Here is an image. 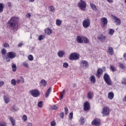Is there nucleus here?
<instances>
[{
  "mask_svg": "<svg viewBox=\"0 0 126 126\" xmlns=\"http://www.w3.org/2000/svg\"><path fill=\"white\" fill-rule=\"evenodd\" d=\"M27 17H29V18H30L31 17V14L30 13H28L26 15Z\"/></svg>",
  "mask_w": 126,
  "mask_h": 126,
  "instance_id": "nucleus-56",
  "label": "nucleus"
},
{
  "mask_svg": "<svg viewBox=\"0 0 126 126\" xmlns=\"http://www.w3.org/2000/svg\"><path fill=\"white\" fill-rule=\"evenodd\" d=\"M40 83L42 84L43 86H44V87H46V86H47V81H46V80H45L44 79L41 80L40 81Z\"/></svg>",
  "mask_w": 126,
  "mask_h": 126,
  "instance_id": "nucleus-24",
  "label": "nucleus"
},
{
  "mask_svg": "<svg viewBox=\"0 0 126 126\" xmlns=\"http://www.w3.org/2000/svg\"><path fill=\"white\" fill-rule=\"evenodd\" d=\"M4 84V82L3 81H0V87H1L2 85Z\"/></svg>",
  "mask_w": 126,
  "mask_h": 126,
  "instance_id": "nucleus-51",
  "label": "nucleus"
},
{
  "mask_svg": "<svg viewBox=\"0 0 126 126\" xmlns=\"http://www.w3.org/2000/svg\"><path fill=\"white\" fill-rule=\"evenodd\" d=\"M119 66H120L121 68H125V65L123 63H120Z\"/></svg>",
  "mask_w": 126,
  "mask_h": 126,
  "instance_id": "nucleus-54",
  "label": "nucleus"
},
{
  "mask_svg": "<svg viewBox=\"0 0 126 126\" xmlns=\"http://www.w3.org/2000/svg\"><path fill=\"white\" fill-rule=\"evenodd\" d=\"M110 69L112 70L113 72L116 71V69L115 68V67L114 66L111 65H110Z\"/></svg>",
  "mask_w": 126,
  "mask_h": 126,
  "instance_id": "nucleus-46",
  "label": "nucleus"
},
{
  "mask_svg": "<svg viewBox=\"0 0 126 126\" xmlns=\"http://www.w3.org/2000/svg\"><path fill=\"white\" fill-rule=\"evenodd\" d=\"M103 73V69L101 68H99L97 70L96 76L98 78H100L101 77V74Z\"/></svg>",
  "mask_w": 126,
  "mask_h": 126,
  "instance_id": "nucleus-15",
  "label": "nucleus"
},
{
  "mask_svg": "<svg viewBox=\"0 0 126 126\" xmlns=\"http://www.w3.org/2000/svg\"><path fill=\"white\" fill-rule=\"evenodd\" d=\"M64 55H65V52L63 51L60 50L58 53V56L59 58H63Z\"/></svg>",
  "mask_w": 126,
  "mask_h": 126,
  "instance_id": "nucleus-16",
  "label": "nucleus"
},
{
  "mask_svg": "<svg viewBox=\"0 0 126 126\" xmlns=\"http://www.w3.org/2000/svg\"><path fill=\"white\" fill-rule=\"evenodd\" d=\"M37 105H38V107H39V108H42L43 107V101H40L38 102Z\"/></svg>",
  "mask_w": 126,
  "mask_h": 126,
  "instance_id": "nucleus-35",
  "label": "nucleus"
},
{
  "mask_svg": "<svg viewBox=\"0 0 126 126\" xmlns=\"http://www.w3.org/2000/svg\"><path fill=\"white\" fill-rule=\"evenodd\" d=\"M110 56H112L113 54H114V49H113V47H108V51L107 52Z\"/></svg>",
  "mask_w": 126,
  "mask_h": 126,
  "instance_id": "nucleus-20",
  "label": "nucleus"
},
{
  "mask_svg": "<svg viewBox=\"0 0 126 126\" xmlns=\"http://www.w3.org/2000/svg\"><path fill=\"white\" fill-rule=\"evenodd\" d=\"M69 120H71L72 118H73V113L72 112H71L70 113H69Z\"/></svg>",
  "mask_w": 126,
  "mask_h": 126,
  "instance_id": "nucleus-45",
  "label": "nucleus"
},
{
  "mask_svg": "<svg viewBox=\"0 0 126 126\" xmlns=\"http://www.w3.org/2000/svg\"><path fill=\"white\" fill-rule=\"evenodd\" d=\"M3 100L5 104H8V103L10 102V99L9 98V97L6 96V95L4 96Z\"/></svg>",
  "mask_w": 126,
  "mask_h": 126,
  "instance_id": "nucleus-17",
  "label": "nucleus"
},
{
  "mask_svg": "<svg viewBox=\"0 0 126 126\" xmlns=\"http://www.w3.org/2000/svg\"><path fill=\"white\" fill-rule=\"evenodd\" d=\"M7 56L10 59H14L16 56V54L13 52H10L7 54Z\"/></svg>",
  "mask_w": 126,
  "mask_h": 126,
  "instance_id": "nucleus-13",
  "label": "nucleus"
},
{
  "mask_svg": "<svg viewBox=\"0 0 126 126\" xmlns=\"http://www.w3.org/2000/svg\"><path fill=\"white\" fill-rule=\"evenodd\" d=\"M107 1H108V2H109V3H113V0H107Z\"/></svg>",
  "mask_w": 126,
  "mask_h": 126,
  "instance_id": "nucleus-57",
  "label": "nucleus"
},
{
  "mask_svg": "<svg viewBox=\"0 0 126 126\" xmlns=\"http://www.w3.org/2000/svg\"><path fill=\"white\" fill-rule=\"evenodd\" d=\"M112 16L113 17V19H115V21L114 22H115L116 25H120L121 23H122V22L121 21V19H119L118 18V17H116V16Z\"/></svg>",
  "mask_w": 126,
  "mask_h": 126,
  "instance_id": "nucleus-14",
  "label": "nucleus"
},
{
  "mask_svg": "<svg viewBox=\"0 0 126 126\" xmlns=\"http://www.w3.org/2000/svg\"><path fill=\"white\" fill-rule=\"evenodd\" d=\"M107 37L103 35V34H100L97 36V39L99 40L101 42H103L105 40H106Z\"/></svg>",
  "mask_w": 126,
  "mask_h": 126,
  "instance_id": "nucleus-12",
  "label": "nucleus"
},
{
  "mask_svg": "<svg viewBox=\"0 0 126 126\" xmlns=\"http://www.w3.org/2000/svg\"><path fill=\"white\" fill-rule=\"evenodd\" d=\"M8 25L9 28L11 30H18V22H17V18L14 16L11 17L10 20L8 21Z\"/></svg>",
  "mask_w": 126,
  "mask_h": 126,
  "instance_id": "nucleus-1",
  "label": "nucleus"
},
{
  "mask_svg": "<svg viewBox=\"0 0 126 126\" xmlns=\"http://www.w3.org/2000/svg\"><path fill=\"white\" fill-rule=\"evenodd\" d=\"M63 98V95H61V96H60V100H62Z\"/></svg>",
  "mask_w": 126,
  "mask_h": 126,
  "instance_id": "nucleus-63",
  "label": "nucleus"
},
{
  "mask_svg": "<svg viewBox=\"0 0 126 126\" xmlns=\"http://www.w3.org/2000/svg\"><path fill=\"white\" fill-rule=\"evenodd\" d=\"M114 32H115V31L112 29H110L109 30L108 34H109V35H113V34H114Z\"/></svg>",
  "mask_w": 126,
  "mask_h": 126,
  "instance_id": "nucleus-36",
  "label": "nucleus"
},
{
  "mask_svg": "<svg viewBox=\"0 0 126 126\" xmlns=\"http://www.w3.org/2000/svg\"><path fill=\"white\" fill-rule=\"evenodd\" d=\"M91 20L89 18H87L83 21L82 24L84 28H88L90 26Z\"/></svg>",
  "mask_w": 126,
  "mask_h": 126,
  "instance_id": "nucleus-7",
  "label": "nucleus"
},
{
  "mask_svg": "<svg viewBox=\"0 0 126 126\" xmlns=\"http://www.w3.org/2000/svg\"><path fill=\"white\" fill-rule=\"evenodd\" d=\"M32 123H29L27 125V126H32Z\"/></svg>",
  "mask_w": 126,
  "mask_h": 126,
  "instance_id": "nucleus-60",
  "label": "nucleus"
},
{
  "mask_svg": "<svg viewBox=\"0 0 126 126\" xmlns=\"http://www.w3.org/2000/svg\"><path fill=\"white\" fill-rule=\"evenodd\" d=\"M76 40L77 43H79V44H88V43H89V40L88 38L82 35L77 36Z\"/></svg>",
  "mask_w": 126,
  "mask_h": 126,
  "instance_id": "nucleus-2",
  "label": "nucleus"
},
{
  "mask_svg": "<svg viewBox=\"0 0 126 126\" xmlns=\"http://www.w3.org/2000/svg\"><path fill=\"white\" fill-rule=\"evenodd\" d=\"M45 36L43 35H40L38 37L39 41H42V40H44Z\"/></svg>",
  "mask_w": 126,
  "mask_h": 126,
  "instance_id": "nucleus-38",
  "label": "nucleus"
},
{
  "mask_svg": "<svg viewBox=\"0 0 126 126\" xmlns=\"http://www.w3.org/2000/svg\"><path fill=\"white\" fill-rule=\"evenodd\" d=\"M51 91H52V88L50 87L47 90L46 94H45V98H48L49 96H50V93H51Z\"/></svg>",
  "mask_w": 126,
  "mask_h": 126,
  "instance_id": "nucleus-19",
  "label": "nucleus"
},
{
  "mask_svg": "<svg viewBox=\"0 0 126 126\" xmlns=\"http://www.w3.org/2000/svg\"><path fill=\"white\" fill-rule=\"evenodd\" d=\"M124 57L125 61H126V53H124Z\"/></svg>",
  "mask_w": 126,
  "mask_h": 126,
  "instance_id": "nucleus-61",
  "label": "nucleus"
},
{
  "mask_svg": "<svg viewBox=\"0 0 126 126\" xmlns=\"http://www.w3.org/2000/svg\"><path fill=\"white\" fill-rule=\"evenodd\" d=\"M85 119H84V118H83V117H81L80 119L81 125H84L85 123Z\"/></svg>",
  "mask_w": 126,
  "mask_h": 126,
  "instance_id": "nucleus-27",
  "label": "nucleus"
},
{
  "mask_svg": "<svg viewBox=\"0 0 126 126\" xmlns=\"http://www.w3.org/2000/svg\"><path fill=\"white\" fill-rule=\"evenodd\" d=\"M81 65L83 67V68H88V67L89 66V63H88V62L87 61L82 60L81 62Z\"/></svg>",
  "mask_w": 126,
  "mask_h": 126,
  "instance_id": "nucleus-8",
  "label": "nucleus"
},
{
  "mask_svg": "<svg viewBox=\"0 0 126 126\" xmlns=\"http://www.w3.org/2000/svg\"><path fill=\"white\" fill-rule=\"evenodd\" d=\"M49 11L51 12H55V8L53 6H50L49 7Z\"/></svg>",
  "mask_w": 126,
  "mask_h": 126,
  "instance_id": "nucleus-34",
  "label": "nucleus"
},
{
  "mask_svg": "<svg viewBox=\"0 0 126 126\" xmlns=\"http://www.w3.org/2000/svg\"><path fill=\"white\" fill-rule=\"evenodd\" d=\"M8 6H9V7H11V3H10V2H8L7 3Z\"/></svg>",
  "mask_w": 126,
  "mask_h": 126,
  "instance_id": "nucleus-59",
  "label": "nucleus"
},
{
  "mask_svg": "<svg viewBox=\"0 0 126 126\" xmlns=\"http://www.w3.org/2000/svg\"><path fill=\"white\" fill-rule=\"evenodd\" d=\"M76 87V84H74L73 85V87Z\"/></svg>",
  "mask_w": 126,
  "mask_h": 126,
  "instance_id": "nucleus-64",
  "label": "nucleus"
},
{
  "mask_svg": "<svg viewBox=\"0 0 126 126\" xmlns=\"http://www.w3.org/2000/svg\"><path fill=\"white\" fill-rule=\"evenodd\" d=\"M12 109L14 110V111H17V107L15 105H13L12 106Z\"/></svg>",
  "mask_w": 126,
  "mask_h": 126,
  "instance_id": "nucleus-53",
  "label": "nucleus"
},
{
  "mask_svg": "<svg viewBox=\"0 0 126 126\" xmlns=\"http://www.w3.org/2000/svg\"><path fill=\"white\" fill-rule=\"evenodd\" d=\"M9 121L11 122V123L13 126H15V120L12 118V117H10Z\"/></svg>",
  "mask_w": 126,
  "mask_h": 126,
  "instance_id": "nucleus-26",
  "label": "nucleus"
},
{
  "mask_svg": "<svg viewBox=\"0 0 126 126\" xmlns=\"http://www.w3.org/2000/svg\"><path fill=\"white\" fill-rule=\"evenodd\" d=\"M70 61H77L79 60V54L76 53H71L69 57Z\"/></svg>",
  "mask_w": 126,
  "mask_h": 126,
  "instance_id": "nucleus-4",
  "label": "nucleus"
},
{
  "mask_svg": "<svg viewBox=\"0 0 126 126\" xmlns=\"http://www.w3.org/2000/svg\"><path fill=\"white\" fill-rule=\"evenodd\" d=\"M64 91H65L64 90H63L62 92L61 93V95H62L63 96V95H64Z\"/></svg>",
  "mask_w": 126,
  "mask_h": 126,
  "instance_id": "nucleus-58",
  "label": "nucleus"
},
{
  "mask_svg": "<svg viewBox=\"0 0 126 126\" xmlns=\"http://www.w3.org/2000/svg\"><path fill=\"white\" fill-rule=\"evenodd\" d=\"M12 71H13L14 72H15V71H16V69H17V67H16V64L14 63H12Z\"/></svg>",
  "mask_w": 126,
  "mask_h": 126,
  "instance_id": "nucleus-25",
  "label": "nucleus"
},
{
  "mask_svg": "<svg viewBox=\"0 0 126 126\" xmlns=\"http://www.w3.org/2000/svg\"><path fill=\"white\" fill-rule=\"evenodd\" d=\"M6 62H10V58H9L8 56H7L6 57Z\"/></svg>",
  "mask_w": 126,
  "mask_h": 126,
  "instance_id": "nucleus-55",
  "label": "nucleus"
},
{
  "mask_svg": "<svg viewBox=\"0 0 126 126\" xmlns=\"http://www.w3.org/2000/svg\"><path fill=\"white\" fill-rule=\"evenodd\" d=\"M21 82L22 83H24V78H23L22 76L20 77V79H18L16 81V82L18 83V84H19V83H20Z\"/></svg>",
  "mask_w": 126,
  "mask_h": 126,
  "instance_id": "nucleus-23",
  "label": "nucleus"
},
{
  "mask_svg": "<svg viewBox=\"0 0 126 126\" xmlns=\"http://www.w3.org/2000/svg\"><path fill=\"white\" fill-rule=\"evenodd\" d=\"M102 114L103 115V117L105 116H109L110 114V110H109V108L108 107H103Z\"/></svg>",
  "mask_w": 126,
  "mask_h": 126,
  "instance_id": "nucleus-9",
  "label": "nucleus"
},
{
  "mask_svg": "<svg viewBox=\"0 0 126 126\" xmlns=\"http://www.w3.org/2000/svg\"><path fill=\"white\" fill-rule=\"evenodd\" d=\"M16 80L14 79H13L11 80V84L13 85V86H15L16 85Z\"/></svg>",
  "mask_w": 126,
  "mask_h": 126,
  "instance_id": "nucleus-32",
  "label": "nucleus"
},
{
  "mask_svg": "<svg viewBox=\"0 0 126 126\" xmlns=\"http://www.w3.org/2000/svg\"><path fill=\"white\" fill-rule=\"evenodd\" d=\"M103 79L107 85H112L111 78L107 73H104L103 75Z\"/></svg>",
  "mask_w": 126,
  "mask_h": 126,
  "instance_id": "nucleus-3",
  "label": "nucleus"
},
{
  "mask_svg": "<svg viewBox=\"0 0 126 126\" xmlns=\"http://www.w3.org/2000/svg\"><path fill=\"white\" fill-rule=\"evenodd\" d=\"M3 7H4L3 4L0 3V13L3 11Z\"/></svg>",
  "mask_w": 126,
  "mask_h": 126,
  "instance_id": "nucleus-30",
  "label": "nucleus"
},
{
  "mask_svg": "<svg viewBox=\"0 0 126 126\" xmlns=\"http://www.w3.org/2000/svg\"><path fill=\"white\" fill-rule=\"evenodd\" d=\"M64 117V114L63 112H61L60 114V117L61 118V119H63Z\"/></svg>",
  "mask_w": 126,
  "mask_h": 126,
  "instance_id": "nucleus-48",
  "label": "nucleus"
},
{
  "mask_svg": "<svg viewBox=\"0 0 126 126\" xmlns=\"http://www.w3.org/2000/svg\"><path fill=\"white\" fill-rule=\"evenodd\" d=\"M92 95H93V92H89L88 94V98L89 99H92Z\"/></svg>",
  "mask_w": 126,
  "mask_h": 126,
  "instance_id": "nucleus-29",
  "label": "nucleus"
},
{
  "mask_svg": "<svg viewBox=\"0 0 126 126\" xmlns=\"http://www.w3.org/2000/svg\"><path fill=\"white\" fill-rule=\"evenodd\" d=\"M0 126H6V123L4 122L0 123Z\"/></svg>",
  "mask_w": 126,
  "mask_h": 126,
  "instance_id": "nucleus-49",
  "label": "nucleus"
},
{
  "mask_svg": "<svg viewBox=\"0 0 126 126\" xmlns=\"http://www.w3.org/2000/svg\"><path fill=\"white\" fill-rule=\"evenodd\" d=\"M92 125H93V126H100V122L96 120H94L92 121Z\"/></svg>",
  "mask_w": 126,
  "mask_h": 126,
  "instance_id": "nucleus-18",
  "label": "nucleus"
},
{
  "mask_svg": "<svg viewBox=\"0 0 126 126\" xmlns=\"http://www.w3.org/2000/svg\"><path fill=\"white\" fill-rule=\"evenodd\" d=\"M23 45V44H22V43H19L18 44V47H22Z\"/></svg>",
  "mask_w": 126,
  "mask_h": 126,
  "instance_id": "nucleus-62",
  "label": "nucleus"
},
{
  "mask_svg": "<svg viewBox=\"0 0 126 126\" xmlns=\"http://www.w3.org/2000/svg\"><path fill=\"white\" fill-rule=\"evenodd\" d=\"M30 93L32 97H34V98H36L37 97H39L40 96V92L37 89H34L30 91Z\"/></svg>",
  "mask_w": 126,
  "mask_h": 126,
  "instance_id": "nucleus-6",
  "label": "nucleus"
},
{
  "mask_svg": "<svg viewBox=\"0 0 126 126\" xmlns=\"http://www.w3.org/2000/svg\"><path fill=\"white\" fill-rule=\"evenodd\" d=\"M23 65L25 66V67H27V68H28L29 67V66L28 65V63H27V62H24L23 63Z\"/></svg>",
  "mask_w": 126,
  "mask_h": 126,
  "instance_id": "nucleus-41",
  "label": "nucleus"
},
{
  "mask_svg": "<svg viewBox=\"0 0 126 126\" xmlns=\"http://www.w3.org/2000/svg\"><path fill=\"white\" fill-rule=\"evenodd\" d=\"M62 21L60 19L56 20V25H57V26H60L62 25Z\"/></svg>",
  "mask_w": 126,
  "mask_h": 126,
  "instance_id": "nucleus-28",
  "label": "nucleus"
},
{
  "mask_svg": "<svg viewBox=\"0 0 126 126\" xmlns=\"http://www.w3.org/2000/svg\"><path fill=\"white\" fill-rule=\"evenodd\" d=\"M78 7L81 9V10H85V8H86L87 4L86 2L84 1L83 0H80V2L78 3Z\"/></svg>",
  "mask_w": 126,
  "mask_h": 126,
  "instance_id": "nucleus-5",
  "label": "nucleus"
},
{
  "mask_svg": "<svg viewBox=\"0 0 126 126\" xmlns=\"http://www.w3.org/2000/svg\"><path fill=\"white\" fill-rule=\"evenodd\" d=\"M45 33L46 35H50L52 33V30L50 28H47L46 30H45Z\"/></svg>",
  "mask_w": 126,
  "mask_h": 126,
  "instance_id": "nucleus-21",
  "label": "nucleus"
},
{
  "mask_svg": "<svg viewBox=\"0 0 126 126\" xmlns=\"http://www.w3.org/2000/svg\"><path fill=\"white\" fill-rule=\"evenodd\" d=\"M28 60L29 61H32L34 60V57H33V56L30 55L28 56Z\"/></svg>",
  "mask_w": 126,
  "mask_h": 126,
  "instance_id": "nucleus-37",
  "label": "nucleus"
},
{
  "mask_svg": "<svg viewBox=\"0 0 126 126\" xmlns=\"http://www.w3.org/2000/svg\"><path fill=\"white\" fill-rule=\"evenodd\" d=\"M90 6L92 7V9H93V10H96L97 9V8L96 7V5H95V4L91 3L90 4Z\"/></svg>",
  "mask_w": 126,
  "mask_h": 126,
  "instance_id": "nucleus-33",
  "label": "nucleus"
},
{
  "mask_svg": "<svg viewBox=\"0 0 126 126\" xmlns=\"http://www.w3.org/2000/svg\"><path fill=\"white\" fill-rule=\"evenodd\" d=\"M108 98L109 99H110V100H112L113 98H114V93L113 92H109L108 94Z\"/></svg>",
  "mask_w": 126,
  "mask_h": 126,
  "instance_id": "nucleus-22",
  "label": "nucleus"
},
{
  "mask_svg": "<svg viewBox=\"0 0 126 126\" xmlns=\"http://www.w3.org/2000/svg\"><path fill=\"white\" fill-rule=\"evenodd\" d=\"M64 111H65V114L67 115V114H68V108H67V107H65Z\"/></svg>",
  "mask_w": 126,
  "mask_h": 126,
  "instance_id": "nucleus-47",
  "label": "nucleus"
},
{
  "mask_svg": "<svg viewBox=\"0 0 126 126\" xmlns=\"http://www.w3.org/2000/svg\"><path fill=\"white\" fill-rule=\"evenodd\" d=\"M3 47H4V48H8V47H9V45L8 44V43L5 42L3 44Z\"/></svg>",
  "mask_w": 126,
  "mask_h": 126,
  "instance_id": "nucleus-42",
  "label": "nucleus"
},
{
  "mask_svg": "<svg viewBox=\"0 0 126 126\" xmlns=\"http://www.w3.org/2000/svg\"><path fill=\"white\" fill-rule=\"evenodd\" d=\"M101 25H102L103 27H106L107 26V24H108V20L107 18L103 17L101 19Z\"/></svg>",
  "mask_w": 126,
  "mask_h": 126,
  "instance_id": "nucleus-10",
  "label": "nucleus"
},
{
  "mask_svg": "<svg viewBox=\"0 0 126 126\" xmlns=\"http://www.w3.org/2000/svg\"><path fill=\"white\" fill-rule=\"evenodd\" d=\"M1 53L2 55H5L6 54V50L4 49H2L1 50Z\"/></svg>",
  "mask_w": 126,
  "mask_h": 126,
  "instance_id": "nucleus-44",
  "label": "nucleus"
},
{
  "mask_svg": "<svg viewBox=\"0 0 126 126\" xmlns=\"http://www.w3.org/2000/svg\"><path fill=\"white\" fill-rule=\"evenodd\" d=\"M63 67L65 68H67L68 67V63H63Z\"/></svg>",
  "mask_w": 126,
  "mask_h": 126,
  "instance_id": "nucleus-39",
  "label": "nucleus"
},
{
  "mask_svg": "<svg viewBox=\"0 0 126 126\" xmlns=\"http://www.w3.org/2000/svg\"><path fill=\"white\" fill-rule=\"evenodd\" d=\"M51 126H56V122L55 121H53L51 123Z\"/></svg>",
  "mask_w": 126,
  "mask_h": 126,
  "instance_id": "nucleus-52",
  "label": "nucleus"
},
{
  "mask_svg": "<svg viewBox=\"0 0 126 126\" xmlns=\"http://www.w3.org/2000/svg\"><path fill=\"white\" fill-rule=\"evenodd\" d=\"M84 110L85 111H89L90 110V105L89 102L87 101L84 103Z\"/></svg>",
  "mask_w": 126,
  "mask_h": 126,
  "instance_id": "nucleus-11",
  "label": "nucleus"
},
{
  "mask_svg": "<svg viewBox=\"0 0 126 126\" xmlns=\"http://www.w3.org/2000/svg\"><path fill=\"white\" fill-rule=\"evenodd\" d=\"M91 78V81L92 83H95L96 82V79L94 76H92Z\"/></svg>",
  "mask_w": 126,
  "mask_h": 126,
  "instance_id": "nucleus-31",
  "label": "nucleus"
},
{
  "mask_svg": "<svg viewBox=\"0 0 126 126\" xmlns=\"http://www.w3.org/2000/svg\"><path fill=\"white\" fill-rule=\"evenodd\" d=\"M22 120L24 122H26V121H27V116L25 115H23L22 117Z\"/></svg>",
  "mask_w": 126,
  "mask_h": 126,
  "instance_id": "nucleus-40",
  "label": "nucleus"
},
{
  "mask_svg": "<svg viewBox=\"0 0 126 126\" xmlns=\"http://www.w3.org/2000/svg\"><path fill=\"white\" fill-rule=\"evenodd\" d=\"M52 110H57L58 109V106L56 105H54L52 107Z\"/></svg>",
  "mask_w": 126,
  "mask_h": 126,
  "instance_id": "nucleus-50",
  "label": "nucleus"
},
{
  "mask_svg": "<svg viewBox=\"0 0 126 126\" xmlns=\"http://www.w3.org/2000/svg\"><path fill=\"white\" fill-rule=\"evenodd\" d=\"M122 84H123L124 85H126V78H124L122 79Z\"/></svg>",
  "mask_w": 126,
  "mask_h": 126,
  "instance_id": "nucleus-43",
  "label": "nucleus"
}]
</instances>
